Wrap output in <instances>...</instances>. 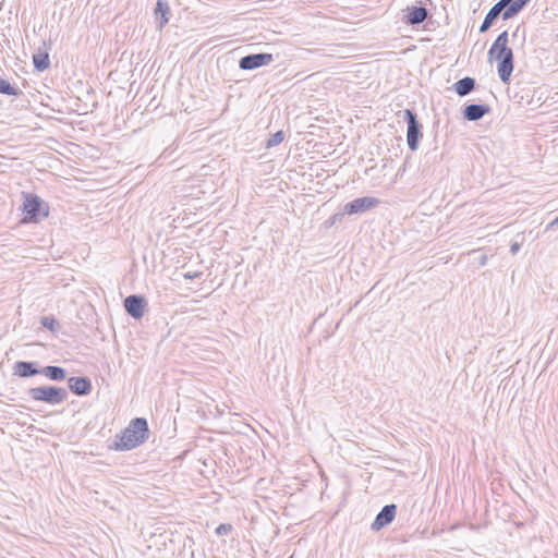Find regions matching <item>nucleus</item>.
I'll return each mask as SVG.
<instances>
[{
    "mask_svg": "<svg viewBox=\"0 0 558 558\" xmlns=\"http://www.w3.org/2000/svg\"><path fill=\"white\" fill-rule=\"evenodd\" d=\"M345 214L342 213H336L333 214L329 219L325 221L326 227H332L338 222H341Z\"/></svg>",
    "mask_w": 558,
    "mask_h": 558,
    "instance_id": "obj_24",
    "label": "nucleus"
},
{
    "mask_svg": "<svg viewBox=\"0 0 558 558\" xmlns=\"http://www.w3.org/2000/svg\"><path fill=\"white\" fill-rule=\"evenodd\" d=\"M284 140V132L283 131H277L276 133H274L268 140H267V143H266V147L267 148H271V147H275L277 145H279L282 141Z\"/></svg>",
    "mask_w": 558,
    "mask_h": 558,
    "instance_id": "obj_21",
    "label": "nucleus"
},
{
    "mask_svg": "<svg viewBox=\"0 0 558 558\" xmlns=\"http://www.w3.org/2000/svg\"><path fill=\"white\" fill-rule=\"evenodd\" d=\"M509 34L500 33L488 50V60L497 61V73L504 84H509L514 69L513 50L508 46Z\"/></svg>",
    "mask_w": 558,
    "mask_h": 558,
    "instance_id": "obj_1",
    "label": "nucleus"
},
{
    "mask_svg": "<svg viewBox=\"0 0 558 558\" xmlns=\"http://www.w3.org/2000/svg\"><path fill=\"white\" fill-rule=\"evenodd\" d=\"M428 17V10L422 5H412L407 8V14L403 22L407 25H420Z\"/></svg>",
    "mask_w": 558,
    "mask_h": 558,
    "instance_id": "obj_14",
    "label": "nucleus"
},
{
    "mask_svg": "<svg viewBox=\"0 0 558 558\" xmlns=\"http://www.w3.org/2000/svg\"><path fill=\"white\" fill-rule=\"evenodd\" d=\"M476 86V81L473 77L465 76L453 84V90L460 97H464L472 93Z\"/></svg>",
    "mask_w": 558,
    "mask_h": 558,
    "instance_id": "obj_17",
    "label": "nucleus"
},
{
    "mask_svg": "<svg viewBox=\"0 0 558 558\" xmlns=\"http://www.w3.org/2000/svg\"><path fill=\"white\" fill-rule=\"evenodd\" d=\"M43 327L50 331H54L58 326V322L53 316H44L40 320Z\"/></svg>",
    "mask_w": 558,
    "mask_h": 558,
    "instance_id": "obj_22",
    "label": "nucleus"
},
{
    "mask_svg": "<svg viewBox=\"0 0 558 558\" xmlns=\"http://www.w3.org/2000/svg\"><path fill=\"white\" fill-rule=\"evenodd\" d=\"M231 531H232L231 524L221 523L216 527L215 533L217 536H225V535H228Z\"/></svg>",
    "mask_w": 558,
    "mask_h": 558,
    "instance_id": "obj_23",
    "label": "nucleus"
},
{
    "mask_svg": "<svg viewBox=\"0 0 558 558\" xmlns=\"http://www.w3.org/2000/svg\"><path fill=\"white\" fill-rule=\"evenodd\" d=\"M520 31V26L517 27V29L513 32L512 36L515 37Z\"/></svg>",
    "mask_w": 558,
    "mask_h": 558,
    "instance_id": "obj_30",
    "label": "nucleus"
},
{
    "mask_svg": "<svg viewBox=\"0 0 558 558\" xmlns=\"http://www.w3.org/2000/svg\"><path fill=\"white\" fill-rule=\"evenodd\" d=\"M27 395L34 401L45 402L51 405L60 404L69 397L68 390L58 386H39L29 388L27 390Z\"/></svg>",
    "mask_w": 558,
    "mask_h": 558,
    "instance_id": "obj_4",
    "label": "nucleus"
},
{
    "mask_svg": "<svg viewBox=\"0 0 558 558\" xmlns=\"http://www.w3.org/2000/svg\"><path fill=\"white\" fill-rule=\"evenodd\" d=\"M33 64L35 70L38 72H44L50 66L49 53L46 51H40L38 53L33 54Z\"/></svg>",
    "mask_w": 558,
    "mask_h": 558,
    "instance_id": "obj_19",
    "label": "nucleus"
},
{
    "mask_svg": "<svg viewBox=\"0 0 558 558\" xmlns=\"http://www.w3.org/2000/svg\"><path fill=\"white\" fill-rule=\"evenodd\" d=\"M0 94L7 96H20L22 90L10 84L9 81L0 76Z\"/></svg>",
    "mask_w": 558,
    "mask_h": 558,
    "instance_id": "obj_20",
    "label": "nucleus"
},
{
    "mask_svg": "<svg viewBox=\"0 0 558 558\" xmlns=\"http://www.w3.org/2000/svg\"><path fill=\"white\" fill-rule=\"evenodd\" d=\"M125 312L134 319H141L147 311V300L141 294H131L123 301Z\"/></svg>",
    "mask_w": 558,
    "mask_h": 558,
    "instance_id": "obj_6",
    "label": "nucleus"
},
{
    "mask_svg": "<svg viewBox=\"0 0 558 558\" xmlns=\"http://www.w3.org/2000/svg\"><path fill=\"white\" fill-rule=\"evenodd\" d=\"M196 276H197L196 274H195V275L190 274V275H185V278H186V279H193V278H195Z\"/></svg>",
    "mask_w": 558,
    "mask_h": 558,
    "instance_id": "obj_29",
    "label": "nucleus"
},
{
    "mask_svg": "<svg viewBox=\"0 0 558 558\" xmlns=\"http://www.w3.org/2000/svg\"><path fill=\"white\" fill-rule=\"evenodd\" d=\"M379 204V199L372 196H363L357 197L349 203H347L343 207V214L347 215H359L363 214Z\"/></svg>",
    "mask_w": 558,
    "mask_h": 558,
    "instance_id": "obj_8",
    "label": "nucleus"
},
{
    "mask_svg": "<svg viewBox=\"0 0 558 558\" xmlns=\"http://www.w3.org/2000/svg\"><path fill=\"white\" fill-rule=\"evenodd\" d=\"M41 375L46 376L50 380L61 381L66 378V371L61 366L47 365L41 367Z\"/></svg>",
    "mask_w": 558,
    "mask_h": 558,
    "instance_id": "obj_18",
    "label": "nucleus"
},
{
    "mask_svg": "<svg viewBox=\"0 0 558 558\" xmlns=\"http://www.w3.org/2000/svg\"><path fill=\"white\" fill-rule=\"evenodd\" d=\"M502 17L501 10L497 3H495L486 13L484 21L480 26V33H486L499 19Z\"/></svg>",
    "mask_w": 558,
    "mask_h": 558,
    "instance_id": "obj_16",
    "label": "nucleus"
},
{
    "mask_svg": "<svg viewBox=\"0 0 558 558\" xmlns=\"http://www.w3.org/2000/svg\"><path fill=\"white\" fill-rule=\"evenodd\" d=\"M407 162H408V158H405L402 167L398 170L397 172V177H400V175H403L404 171H405V168H407Z\"/></svg>",
    "mask_w": 558,
    "mask_h": 558,
    "instance_id": "obj_26",
    "label": "nucleus"
},
{
    "mask_svg": "<svg viewBox=\"0 0 558 558\" xmlns=\"http://www.w3.org/2000/svg\"><path fill=\"white\" fill-rule=\"evenodd\" d=\"M68 387L72 393L78 397L87 396L92 392V380L86 376H74L68 379Z\"/></svg>",
    "mask_w": 558,
    "mask_h": 558,
    "instance_id": "obj_12",
    "label": "nucleus"
},
{
    "mask_svg": "<svg viewBox=\"0 0 558 558\" xmlns=\"http://www.w3.org/2000/svg\"><path fill=\"white\" fill-rule=\"evenodd\" d=\"M402 119L407 123V144L411 151H416L423 138V124L412 109L401 111Z\"/></svg>",
    "mask_w": 558,
    "mask_h": 558,
    "instance_id": "obj_5",
    "label": "nucleus"
},
{
    "mask_svg": "<svg viewBox=\"0 0 558 558\" xmlns=\"http://www.w3.org/2000/svg\"><path fill=\"white\" fill-rule=\"evenodd\" d=\"M551 226H558V216L551 221Z\"/></svg>",
    "mask_w": 558,
    "mask_h": 558,
    "instance_id": "obj_28",
    "label": "nucleus"
},
{
    "mask_svg": "<svg viewBox=\"0 0 558 558\" xmlns=\"http://www.w3.org/2000/svg\"><path fill=\"white\" fill-rule=\"evenodd\" d=\"M531 0H499L502 20L507 21L518 15Z\"/></svg>",
    "mask_w": 558,
    "mask_h": 558,
    "instance_id": "obj_11",
    "label": "nucleus"
},
{
    "mask_svg": "<svg viewBox=\"0 0 558 558\" xmlns=\"http://www.w3.org/2000/svg\"><path fill=\"white\" fill-rule=\"evenodd\" d=\"M490 111L492 108L486 104H470L464 106L462 114L465 120L473 122L481 120Z\"/></svg>",
    "mask_w": 558,
    "mask_h": 558,
    "instance_id": "obj_15",
    "label": "nucleus"
},
{
    "mask_svg": "<svg viewBox=\"0 0 558 558\" xmlns=\"http://www.w3.org/2000/svg\"><path fill=\"white\" fill-rule=\"evenodd\" d=\"M13 375L21 378L41 375V366L36 361H16L13 365Z\"/></svg>",
    "mask_w": 558,
    "mask_h": 558,
    "instance_id": "obj_10",
    "label": "nucleus"
},
{
    "mask_svg": "<svg viewBox=\"0 0 558 558\" xmlns=\"http://www.w3.org/2000/svg\"><path fill=\"white\" fill-rule=\"evenodd\" d=\"M486 260H487L486 255H482V256H481V259H480V265H481V266H484V265L486 264Z\"/></svg>",
    "mask_w": 558,
    "mask_h": 558,
    "instance_id": "obj_27",
    "label": "nucleus"
},
{
    "mask_svg": "<svg viewBox=\"0 0 558 558\" xmlns=\"http://www.w3.org/2000/svg\"><path fill=\"white\" fill-rule=\"evenodd\" d=\"M556 38H557V40H558V34H557Z\"/></svg>",
    "mask_w": 558,
    "mask_h": 558,
    "instance_id": "obj_31",
    "label": "nucleus"
},
{
    "mask_svg": "<svg viewBox=\"0 0 558 558\" xmlns=\"http://www.w3.org/2000/svg\"><path fill=\"white\" fill-rule=\"evenodd\" d=\"M154 15L156 19V28L158 31H162V28L169 23L172 15L169 1L157 0L154 9Z\"/></svg>",
    "mask_w": 558,
    "mask_h": 558,
    "instance_id": "obj_13",
    "label": "nucleus"
},
{
    "mask_svg": "<svg viewBox=\"0 0 558 558\" xmlns=\"http://www.w3.org/2000/svg\"><path fill=\"white\" fill-rule=\"evenodd\" d=\"M397 514V505L389 504L381 508V510L377 513L375 520L371 524V529L373 531H380L385 526L389 525L396 518Z\"/></svg>",
    "mask_w": 558,
    "mask_h": 558,
    "instance_id": "obj_9",
    "label": "nucleus"
},
{
    "mask_svg": "<svg viewBox=\"0 0 558 558\" xmlns=\"http://www.w3.org/2000/svg\"><path fill=\"white\" fill-rule=\"evenodd\" d=\"M521 248V244L519 242H512L510 245V253L515 255Z\"/></svg>",
    "mask_w": 558,
    "mask_h": 558,
    "instance_id": "obj_25",
    "label": "nucleus"
},
{
    "mask_svg": "<svg viewBox=\"0 0 558 558\" xmlns=\"http://www.w3.org/2000/svg\"><path fill=\"white\" fill-rule=\"evenodd\" d=\"M274 61V56L267 52L250 53L242 57L239 61L241 70L251 71L260 66L268 65Z\"/></svg>",
    "mask_w": 558,
    "mask_h": 558,
    "instance_id": "obj_7",
    "label": "nucleus"
},
{
    "mask_svg": "<svg viewBox=\"0 0 558 558\" xmlns=\"http://www.w3.org/2000/svg\"><path fill=\"white\" fill-rule=\"evenodd\" d=\"M22 223H38L49 216V206L37 194L23 193Z\"/></svg>",
    "mask_w": 558,
    "mask_h": 558,
    "instance_id": "obj_3",
    "label": "nucleus"
},
{
    "mask_svg": "<svg viewBox=\"0 0 558 558\" xmlns=\"http://www.w3.org/2000/svg\"><path fill=\"white\" fill-rule=\"evenodd\" d=\"M149 436V427L145 417H135L118 435H116L110 449L116 451L132 450L144 444Z\"/></svg>",
    "mask_w": 558,
    "mask_h": 558,
    "instance_id": "obj_2",
    "label": "nucleus"
}]
</instances>
